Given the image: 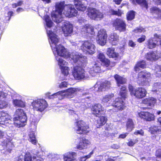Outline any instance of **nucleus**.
I'll return each mask as SVG.
<instances>
[{
    "mask_svg": "<svg viewBox=\"0 0 161 161\" xmlns=\"http://www.w3.org/2000/svg\"><path fill=\"white\" fill-rule=\"evenodd\" d=\"M77 92H82V96L78 101L80 107L83 108L84 109L89 107L91 101L92 99V95L89 94V92L87 91H84L80 87L71 88L66 90L58 92L52 95H50V93H48L47 94V96L50 99L58 98L59 99L61 100L65 96L69 98L72 97L75 93ZM77 105L79 106L78 105Z\"/></svg>",
    "mask_w": 161,
    "mask_h": 161,
    "instance_id": "obj_1",
    "label": "nucleus"
},
{
    "mask_svg": "<svg viewBox=\"0 0 161 161\" xmlns=\"http://www.w3.org/2000/svg\"><path fill=\"white\" fill-rule=\"evenodd\" d=\"M64 2L57 3L56 4V10L54 12L51 14V17L54 22L59 24V27H61L63 31L64 36H68L72 32L73 28L71 25L68 22L63 21L62 12L64 7Z\"/></svg>",
    "mask_w": 161,
    "mask_h": 161,
    "instance_id": "obj_2",
    "label": "nucleus"
},
{
    "mask_svg": "<svg viewBox=\"0 0 161 161\" xmlns=\"http://www.w3.org/2000/svg\"><path fill=\"white\" fill-rule=\"evenodd\" d=\"M72 56V59L78 65L74 67L72 71L73 76L77 80L85 78L86 72L84 68L87 63L86 57L78 52L73 53Z\"/></svg>",
    "mask_w": 161,
    "mask_h": 161,
    "instance_id": "obj_3",
    "label": "nucleus"
},
{
    "mask_svg": "<svg viewBox=\"0 0 161 161\" xmlns=\"http://www.w3.org/2000/svg\"><path fill=\"white\" fill-rule=\"evenodd\" d=\"M113 94H109L104 96L102 99V103L104 105H107L108 106L111 105L114 107V108L110 109V111L116 112L119 110H122L125 107L124 105L122 99L120 100L119 98L115 99L113 102L112 101V98L114 97Z\"/></svg>",
    "mask_w": 161,
    "mask_h": 161,
    "instance_id": "obj_4",
    "label": "nucleus"
},
{
    "mask_svg": "<svg viewBox=\"0 0 161 161\" xmlns=\"http://www.w3.org/2000/svg\"><path fill=\"white\" fill-rule=\"evenodd\" d=\"M44 17L46 24L45 28L48 37L49 42L51 48H52L58 45L57 44L59 41V37L54 33L50 30L53 25V22L49 16L45 15Z\"/></svg>",
    "mask_w": 161,
    "mask_h": 161,
    "instance_id": "obj_5",
    "label": "nucleus"
},
{
    "mask_svg": "<svg viewBox=\"0 0 161 161\" xmlns=\"http://www.w3.org/2000/svg\"><path fill=\"white\" fill-rule=\"evenodd\" d=\"M27 118L23 110L20 108L17 109L13 120L14 125L18 128L25 126L26 123Z\"/></svg>",
    "mask_w": 161,
    "mask_h": 161,
    "instance_id": "obj_6",
    "label": "nucleus"
},
{
    "mask_svg": "<svg viewBox=\"0 0 161 161\" xmlns=\"http://www.w3.org/2000/svg\"><path fill=\"white\" fill-rule=\"evenodd\" d=\"M52 49L55 56H60L66 58H69L72 59V53L74 52L70 53L62 45L59 44Z\"/></svg>",
    "mask_w": 161,
    "mask_h": 161,
    "instance_id": "obj_7",
    "label": "nucleus"
},
{
    "mask_svg": "<svg viewBox=\"0 0 161 161\" xmlns=\"http://www.w3.org/2000/svg\"><path fill=\"white\" fill-rule=\"evenodd\" d=\"M151 75L150 73L146 71L140 72L138 75V83L141 85H150L151 80Z\"/></svg>",
    "mask_w": 161,
    "mask_h": 161,
    "instance_id": "obj_8",
    "label": "nucleus"
},
{
    "mask_svg": "<svg viewBox=\"0 0 161 161\" xmlns=\"http://www.w3.org/2000/svg\"><path fill=\"white\" fill-rule=\"evenodd\" d=\"M31 106L34 111L42 112L47 108V104L45 100L38 99L33 100L31 103Z\"/></svg>",
    "mask_w": 161,
    "mask_h": 161,
    "instance_id": "obj_9",
    "label": "nucleus"
},
{
    "mask_svg": "<svg viewBox=\"0 0 161 161\" xmlns=\"http://www.w3.org/2000/svg\"><path fill=\"white\" fill-rule=\"evenodd\" d=\"M81 49L86 54L92 55L95 52L96 47L92 42L86 41L82 42Z\"/></svg>",
    "mask_w": 161,
    "mask_h": 161,
    "instance_id": "obj_10",
    "label": "nucleus"
},
{
    "mask_svg": "<svg viewBox=\"0 0 161 161\" xmlns=\"http://www.w3.org/2000/svg\"><path fill=\"white\" fill-rule=\"evenodd\" d=\"M74 129L76 132L79 134H86L89 132V126L83 120L76 121Z\"/></svg>",
    "mask_w": 161,
    "mask_h": 161,
    "instance_id": "obj_11",
    "label": "nucleus"
},
{
    "mask_svg": "<svg viewBox=\"0 0 161 161\" xmlns=\"http://www.w3.org/2000/svg\"><path fill=\"white\" fill-rule=\"evenodd\" d=\"M87 14L92 19L97 20H100L103 17V14L95 8H89L88 10Z\"/></svg>",
    "mask_w": 161,
    "mask_h": 161,
    "instance_id": "obj_12",
    "label": "nucleus"
},
{
    "mask_svg": "<svg viewBox=\"0 0 161 161\" xmlns=\"http://www.w3.org/2000/svg\"><path fill=\"white\" fill-rule=\"evenodd\" d=\"M107 35L105 30L101 29L98 31L96 40L97 43L101 46L104 45L106 42Z\"/></svg>",
    "mask_w": 161,
    "mask_h": 161,
    "instance_id": "obj_13",
    "label": "nucleus"
},
{
    "mask_svg": "<svg viewBox=\"0 0 161 161\" xmlns=\"http://www.w3.org/2000/svg\"><path fill=\"white\" fill-rule=\"evenodd\" d=\"M115 30L120 32H124L126 30V25L124 21L121 19H117L113 24Z\"/></svg>",
    "mask_w": 161,
    "mask_h": 161,
    "instance_id": "obj_14",
    "label": "nucleus"
},
{
    "mask_svg": "<svg viewBox=\"0 0 161 161\" xmlns=\"http://www.w3.org/2000/svg\"><path fill=\"white\" fill-rule=\"evenodd\" d=\"M67 11H65L63 14L65 16L71 17L77 15V11L74 8L73 5L69 4L67 6Z\"/></svg>",
    "mask_w": 161,
    "mask_h": 161,
    "instance_id": "obj_15",
    "label": "nucleus"
},
{
    "mask_svg": "<svg viewBox=\"0 0 161 161\" xmlns=\"http://www.w3.org/2000/svg\"><path fill=\"white\" fill-rule=\"evenodd\" d=\"M149 131L152 134L155 135L152 137L153 139L157 141L159 140L160 137L158 135L161 133V130L158 127L153 125H152L150 127Z\"/></svg>",
    "mask_w": 161,
    "mask_h": 161,
    "instance_id": "obj_16",
    "label": "nucleus"
},
{
    "mask_svg": "<svg viewBox=\"0 0 161 161\" xmlns=\"http://www.w3.org/2000/svg\"><path fill=\"white\" fill-rule=\"evenodd\" d=\"M74 3L78 10L82 11L86 10V5L87 4L86 0H74Z\"/></svg>",
    "mask_w": 161,
    "mask_h": 161,
    "instance_id": "obj_17",
    "label": "nucleus"
},
{
    "mask_svg": "<svg viewBox=\"0 0 161 161\" xmlns=\"http://www.w3.org/2000/svg\"><path fill=\"white\" fill-rule=\"evenodd\" d=\"M79 142L76 144V148L79 150H82L87 147V145L89 144V141L84 137H81L76 140Z\"/></svg>",
    "mask_w": 161,
    "mask_h": 161,
    "instance_id": "obj_18",
    "label": "nucleus"
},
{
    "mask_svg": "<svg viewBox=\"0 0 161 161\" xmlns=\"http://www.w3.org/2000/svg\"><path fill=\"white\" fill-rule=\"evenodd\" d=\"M92 114L98 116L103 113V108L100 103H96L92 106Z\"/></svg>",
    "mask_w": 161,
    "mask_h": 161,
    "instance_id": "obj_19",
    "label": "nucleus"
},
{
    "mask_svg": "<svg viewBox=\"0 0 161 161\" xmlns=\"http://www.w3.org/2000/svg\"><path fill=\"white\" fill-rule=\"evenodd\" d=\"M98 82H97L96 84L93 87L98 92H100L103 91H105L107 89H108L110 86V82L106 80L104 82L101 83L97 89H96L97 86Z\"/></svg>",
    "mask_w": 161,
    "mask_h": 161,
    "instance_id": "obj_20",
    "label": "nucleus"
},
{
    "mask_svg": "<svg viewBox=\"0 0 161 161\" xmlns=\"http://www.w3.org/2000/svg\"><path fill=\"white\" fill-rule=\"evenodd\" d=\"M97 58L101 62V64L103 66L108 67L110 64V62L108 59L105 58V57L103 53L99 51L98 52Z\"/></svg>",
    "mask_w": 161,
    "mask_h": 161,
    "instance_id": "obj_21",
    "label": "nucleus"
},
{
    "mask_svg": "<svg viewBox=\"0 0 161 161\" xmlns=\"http://www.w3.org/2000/svg\"><path fill=\"white\" fill-rule=\"evenodd\" d=\"M138 116L147 121H152L154 119V115L148 112H141L139 113Z\"/></svg>",
    "mask_w": 161,
    "mask_h": 161,
    "instance_id": "obj_22",
    "label": "nucleus"
},
{
    "mask_svg": "<svg viewBox=\"0 0 161 161\" xmlns=\"http://www.w3.org/2000/svg\"><path fill=\"white\" fill-rule=\"evenodd\" d=\"M92 65V66H90L89 72L92 76H94L100 72V68L99 64H93Z\"/></svg>",
    "mask_w": 161,
    "mask_h": 161,
    "instance_id": "obj_23",
    "label": "nucleus"
},
{
    "mask_svg": "<svg viewBox=\"0 0 161 161\" xmlns=\"http://www.w3.org/2000/svg\"><path fill=\"white\" fill-rule=\"evenodd\" d=\"M81 31L82 34H88V35L90 34L92 35L94 34L93 27L91 25L89 24H87L84 26V27L82 28Z\"/></svg>",
    "mask_w": 161,
    "mask_h": 161,
    "instance_id": "obj_24",
    "label": "nucleus"
},
{
    "mask_svg": "<svg viewBox=\"0 0 161 161\" xmlns=\"http://www.w3.org/2000/svg\"><path fill=\"white\" fill-rule=\"evenodd\" d=\"M146 93V90L144 88L139 87L135 89L133 96L137 98H142L145 96Z\"/></svg>",
    "mask_w": 161,
    "mask_h": 161,
    "instance_id": "obj_25",
    "label": "nucleus"
},
{
    "mask_svg": "<svg viewBox=\"0 0 161 161\" xmlns=\"http://www.w3.org/2000/svg\"><path fill=\"white\" fill-rule=\"evenodd\" d=\"M76 156L75 153L73 152H67L63 155L64 161H73L75 159Z\"/></svg>",
    "mask_w": 161,
    "mask_h": 161,
    "instance_id": "obj_26",
    "label": "nucleus"
},
{
    "mask_svg": "<svg viewBox=\"0 0 161 161\" xmlns=\"http://www.w3.org/2000/svg\"><path fill=\"white\" fill-rule=\"evenodd\" d=\"M2 145L3 146L4 149L6 150L9 153H11V151L14 147V145L10 142L5 141V140H3V141L2 142Z\"/></svg>",
    "mask_w": 161,
    "mask_h": 161,
    "instance_id": "obj_27",
    "label": "nucleus"
},
{
    "mask_svg": "<svg viewBox=\"0 0 161 161\" xmlns=\"http://www.w3.org/2000/svg\"><path fill=\"white\" fill-rule=\"evenodd\" d=\"M110 42L113 45L117 44L119 42V36L117 34L114 33H112L109 35L108 37Z\"/></svg>",
    "mask_w": 161,
    "mask_h": 161,
    "instance_id": "obj_28",
    "label": "nucleus"
},
{
    "mask_svg": "<svg viewBox=\"0 0 161 161\" xmlns=\"http://www.w3.org/2000/svg\"><path fill=\"white\" fill-rule=\"evenodd\" d=\"M158 42L155 38H152L148 40L146 44L149 49H152L156 47Z\"/></svg>",
    "mask_w": 161,
    "mask_h": 161,
    "instance_id": "obj_29",
    "label": "nucleus"
},
{
    "mask_svg": "<svg viewBox=\"0 0 161 161\" xmlns=\"http://www.w3.org/2000/svg\"><path fill=\"white\" fill-rule=\"evenodd\" d=\"M107 54L110 58H118L119 54L114 51V48H109L107 49Z\"/></svg>",
    "mask_w": 161,
    "mask_h": 161,
    "instance_id": "obj_30",
    "label": "nucleus"
},
{
    "mask_svg": "<svg viewBox=\"0 0 161 161\" xmlns=\"http://www.w3.org/2000/svg\"><path fill=\"white\" fill-rule=\"evenodd\" d=\"M142 102L143 104H146L150 107H152L156 103V99L153 97H151L148 99H145L142 101Z\"/></svg>",
    "mask_w": 161,
    "mask_h": 161,
    "instance_id": "obj_31",
    "label": "nucleus"
},
{
    "mask_svg": "<svg viewBox=\"0 0 161 161\" xmlns=\"http://www.w3.org/2000/svg\"><path fill=\"white\" fill-rule=\"evenodd\" d=\"M107 120L106 117L102 116L98 118L97 120L96 125L97 127L102 126L104 125Z\"/></svg>",
    "mask_w": 161,
    "mask_h": 161,
    "instance_id": "obj_32",
    "label": "nucleus"
},
{
    "mask_svg": "<svg viewBox=\"0 0 161 161\" xmlns=\"http://www.w3.org/2000/svg\"><path fill=\"white\" fill-rule=\"evenodd\" d=\"M145 57L147 60L150 61L155 60L158 58V56L154 52L147 53Z\"/></svg>",
    "mask_w": 161,
    "mask_h": 161,
    "instance_id": "obj_33",
    "label": "nucleus"
},
{
    "mask_svg": "<svg viewBox=\"0 0 161 161\" xmlns=\"http://www.w3.org/2000/svg\"><path fill=\"white\" fill-rule=\"evenodd\" d=\"M0 113V115H1V118H2V120L4 121V122H5V121H7V123H10L11 124V117L8 114L5 113V112L2 111Z\"/></svg>",
    "mask_w": 161,
    "mask_h": 161,
    "instance_id": "obj_34",
    "label": "nucleus"
},
{
    "mask_svg": "<svg viewBox=\"0 0 161 161\" xmlns=\"http://www.w3.org/2000/svg\"><path fill=\"white\" fill-rule=\"evenodd\" d=\"M114 78L118 86H119L121 84H124L126 82V80L125 78L118 75H114Z\"/></svg>",
    "mask_w": 161,
    "mask_h": 161,
    "instance_id": "obj_35",
    "label": "nucleus"
},
{
    "mask_svg": "<svg viewBox=\"0 0 161 161\" xmlns=\"http://www.w3.org/2000/svg\"><path fill=\"white\" fill-rule=\"evenodd\" d=\"M150 12L153 15H157L158 18L161 19V10L158 8L156 7H152L150 9Z\"/></svg>",
    "mask_w": 161,
    "mask_h": 161,
    "instance_id": "obj_36",
    "label": "nucleus"
},
{
    "mask_svg": "<svg viewBox=\"0 0 161 161\" xmlns=\"http://www.w3.org/2000/svg\"><path fill=\"white\" fill-rule=\"evenodd\" d=\"M62 56H56L55 58L58 61V64L60 68L66 65L67 63L62 58Z\"/></svg>",
    "mask_w": 161,
    "mask_h": 161,
    "instance_id": "obj_37",
    "label": "nucleus"
},
{
    "mask_svg": "<svg viewBox=\"0 0 161 161\" xmlns=\"http://www.w3.org/2000/svg\"><path fill=\"white\" fill-rule=\"evenodd\" d=\"M146 66V63L144 60H142L139 61L136 64L135 67V71H138L139 70V68H144Z\"/></svg>",
    "mask_w": 161,
    "mask_h": 161,
    "instance_id": "obj_38",
    "label": "nucleus"
},
{
    "mask_svg": "<svg viewBox=\"0 0 161 161\" xmlns=\"http://www.w3.org/2000/svg\"><path fill=\"white\" fill-rule=\"evenodd\" d=\"M13 103L15 106L23 108L25 106L24 102L21 101V99H14Z\"/></svg>",
    "mask_w": 161,
    "mask_h": 161,
    "instance_id": "obj_39",
    "label": "nucleus"
},
{
    "mask_svg": "<svg viewBox=\"0 0 161 161\" xmlns=\"http://www.w3.org/2000/svg\"><path fill=\"white\" fill-rule=\"evenodd\" d=\"M29 138L28 140L31 142V143L35 144L36 143V138L35 132L34 131H31L30 132L29 135Z\"/></svg>",
    "mask_w": 161,
    "mask_h": 161,
    "instance_id": "obj_40",
    "label": "nucleus"
},
{
    "mask_svg": "<svg viewBox=\"0 0 161 161\" xmlns=\"http://www.w3.org/2000/svg\"><path fill=\"white\" fill-rule=\"evenodd\" d=\"M126 88L125 86H122L121 88L120 91V96L121 98H119V100L120 99H122L123 102V100L126 98Z\"/></svg>",
    "mask_w": 161,
    "mask_h": 161,
    "instance_id": "obj_41",
    "label": "nucleus"
},
{
    "mask_svg": "<svg viewBox=\"0 0 161 161\" xmlns=\"http://www.w3.org/2000/svg\"><path fill=\"white\" fill-rule=\"evenodd\" d=\"M133 121L132 119H128L126 123L127 130L129 131H131L134 127Z\"/></svg>",
    "mask_w": 161,
    "mask_h": 161,
    "instance_id": "obj_42",
    "label": "nucleus"
},
{
    "mask_svg": "<svg viewBox=\"0 0 161 161\" xmlns=\"http://www.w3.org/2000/svg\"><path fill=\"white\" fill-rule=\"evenodd\" d=\"M40 152L37 151L34 153V154L36 156H33V158L34 161H43V159L42 158H40V156L41 155L39 154Z\"/></svg>",
    "mask_w": 161,
    "mask_h": 161,
    "instance_id": "obj_43",
    "label": "nucleus"
},
{
    "mask_svg": "<svg viewBox=\"0 0 161 161\" xmlns=\"http://www.w3.org/2000/svg\"><path fill=\"white\" fill-rule=\"evenodd\" d=\"M135 16V12L133 11H130L128 12L127 14V19L128 20H131L134 19Z\"/></svg>",
    "mask_w": 161,
    "mask_h": 161,
    "instance_id": "obj_44",
    "label": "nucleus"
},
{
    "mask_svg": "<svg viewBox=\"0 0 161 161\" xmlns=\"http://www.w3.org/2000/svg\"><path fill=\"white\" fill-rule=\"evenodd\" d=\"M62 73L64 75L66 76L69 74V68L66 66H64L60 68Z\"/></svg>",
    "mask_w": 161,
    "mask_h": 161,
    "instance_id": "obj_45",
    "label": "nucleus"
},
{
    "mask_svg": "<svg viewBox=\"0 0 161 161\" xmlns=\"http://www.w3.org/2000/svg\"><path fill=\"white\" fill-rule=\"evenodd\" d=\"M137 3L143 6L145 8L147 9L148 5L146 0H136Z\"/></svg>",
    "mask_w": 161,
    "mask_h": 161,
    "instance_id": "obj_46",
    "label": "nucleus"
},
{
    "mask_svg": "<svg viewBox=\"0 0 161 161\" xmlns=\"http://www.w3.org/2000/svg\"><path fill=\"white\" fill-rule=\"evenodd\" d=\"M38 121L37 119H34L31 122V127L33 130H36V129Z\"/></svg>",
    "mask_w": 161,
    "mask_h": 161,
    "instance_id": "obj_47",
    "label": "nucleus"
},
{
    "mask_svg": "<svg viewBox=\"0 0 161 161\" xmlns=\"http://www.w3.org/2000/svg\"><path fill=\"white\" fill-rule=\"evenodd\" d=\"M110 13L113 15H116L120 16L122 14V12L119 9L118 11H115L113 9H111L110 11Z\"/></svg>",
    "mask_w": 161,
    "mask_h": 161,
    "instance_id": "obj_48",
    "label": "nucleus"
},
{
    "mask_svg": "<svg viewBox=\"0 0 161 161\" xmlns=\"http://www.w3.org/2000/svg\"><path fill=\"white\" fill-rule=\"evenodd\" d=\"M153 91L156 92L157 90L161 88V85L160 83L157 82L155 83L153 85Z\"/></svg>",
    "mask_w": 161,
    "mask_h": 161,
    "instance_id": "obj_49",
    "label": "nucleus"
},
{
    "mask_svg": "<svg viewBox=\"0 0 161 161\" xmlns=\"http://www.w3.org/2000/svg\"><path fill=\"white\" fill-rule=\"evenodd\" d=\"M2 93L1 92H0V109H2L5 107L7 104V103L5 102V101L4 100H1V95L2 94Z\"/></svg>",
    "mask_w": 161,
    "mask_h": 161,
    "instance_id": "obj_50",
    "label": "nucleus"
},
{
    "mask_svg": "<svg viewBox=\"0 0 161 161\" xmlns=\"http://www.w3.org/2000/svg\"><path fill=\"white\" fill-rule=\"evenodd\" d=\"M155 72L156 73V75L157 77H161V69L160 66H157L156 67Z\"/></svg>",
    "mask_w": 161,
    "mask_h": 161,
    "instance_id": "obj_51",
    "label": "nucleus"
},
{
    "mask_svg": "<svg viewBox=\"0 0 161 161\" xmlns=\"http://www.w3.org/2000/svg\"><path fill=\"white\" fill-rule=\"evenodd\" d=\"M93 153V151H92L88 155L81 157L79 161H85L86 159L89 158Z\"/></svg>",
    "mask_w": 161,
    "mask_h": 161,
    "instance_id": "obj_52",
    "label": "nucleus"
},
{
    "mask_svg": "<svg viewBox=\"0 0 161 161\" xmlns=\"http://www.w3.org/2000/svg\"><path fill=\"white\" fill-rule=\"evenodd\" d=\"M69 112H68L71 115H73L75 117V119H78L79 117L77 114L76 113L77 112H75L74 110L71 109H69Z\"/></svg>",
    "mask_w": 161,
    "mask_h": 161,
    "instance_id": "obj_53",
    "label": "nucleus"
},
{
    "mask_svg": "<svg viewBox=\"0 0 161 161\" xmlns=\"http://www.w3.org/2000/svg\"><path fill=\"white\" fill-rule=\"evenodd\" d=\"M31 156L30 153H26L25 156L24 161H31Z\"/></svg>",
    "mask_w": 161,
    "mask_h": 161,
    "instance_id": "obj_54",
    "label": "nucleus"
},
{
    "mask_svg": "<svg viewBox=\"0 0 161 161\" xmlns=\"http://www.w3.org/2000/svg\"><path fill=\"white\" fill-rule=\"evenodd\" d=\"M68 84L67 82L64 81L60 83L59 85V87L61 88L67 87Z\"/></svg>",
    "mask_w": 161,
    "mask_h": 161,
    "instance_id": "obj_55",
    "label": "nucleus"
},
{
    "mask_svg": "<svg viewBox=\"0 0 161 161\" xmlns=\"http://www.w3.org/2000/svg\"><path fill=\"white\" fill-rule=\"evenodd\" d=\"M129 89L131 95L132 96L134 95V93L135 92V90L134 89L133 86L130 85L129 86Z\"/></svg>",
    "mask_w": 161,
    "mask_h": 161,
    "instance_id": "obj_56",
    "label": "nucleus"
},
{
    "mask_svg": "<svg viewBox=\"0 0 161 161\" xmlns=\"http://www.w3.org/2000/svg\"><path fill=\"white\" fill-rule=\"evenodd\" d=\"M138 141L137 140H136L134 141H132V140H130L129 141V142L128 143V145L129 146H133Z\"/></svg>",
    "mask_w": 161,
    "mask_h": 161,
    "instance_id": "obj_57",
    "label": "nucleus"
},
{
    "mask_svg": "<svg viewBox=\"0 0 161 161\" xmlns=\"http://www.w3.org/2000/svg\"><path fill=\"white\" fill-rule=\"evenodd\" d=\"M134 134L135 135H140L142 136L144 135V131L141 129L139 130H137L134 133Z\"/></svg>",
    "mask_w": 161,
    "mask_h": 161,
    "instance_id": "obj_58",
    "label": "nucleus"
},
{
    "mask_svg": "<svg viewBox=\"0 0 161 161\" xmlns=\"http://www.w3.org/2000/svg\"><path fill=\"white\" fill-rule=\"evenodd\" d=\"M144 29L142 27L137 28L134 30V32L136 33L141 32L143 31Z\"/></svg>",
    "mask_w": 161,
    "mask_h": 161,
    "instance_id": "obj_59",
    "label": "nucleus"
},
{
    "mask_svg": "<svg viewBox=\"0 0 161 161\" xmlns=\"http://www.w3.org/2000/svg\"><path fill=\"white\" fill-rule=\"evenodd\" d=\"M146 39V36L144 35L142 36L141 37L137 39V41L140 43H141L144 41Z\"/></svg>",
    "mask_w": 161,
    "mask_h": 161,
    "instance_id": "obj_60",
    "label": "nucleus"
},
{
    "mask_svg": "<svg viewBox=\"0 0 161 161\" xmlns=\"http://www.w3.org/2000/svg\"><path fill=\"white\" fill-rule=\"evenodd\" d=\"M5 134L6 133L5 132L0 130V140H1V141L2 142H3L2 139L4 137H3L5 136Z\"/></svg>",
    "mask_w": 161,
    "mask_h": 161,
    "instance_id": "obj_61",
    "label": "nucleus"
},
{
    "mask_svg": "<svg viewBox=\"0 0 161 161\" xmlns=\"http://www.w3.org/2000/svg\"><path fill=\"white\" fill-rule=\"evenodd\" d=\"M14 14L13 12L12 11H9L8 12V20H9L10 19L11 17L13 15V14Z\"/></svg>",
    "mask_w": 161,
    "mask_h": 161,
    "instance_id": "obj_62",
    "label": "nucleus"
},
{
    "mask_svg": "<svg viewBox=\"0 0 161 161\" xmlns=\"http://www.w3.org/2000/svg\"><path fill=\"white\" fill-rule=\"evenodd\" d=\"M156 155L157 157L161 158V149H159L156 151Z\"/></svg>",
    "mask_w": 161,
    "mask_h": 161,
    "instance_id": "obj_63",
    "label": "nucleus"
},
{
    "mask_svg": "<svg viewBox=\"0 0 161 161\" xmlns=\"http://www.w3.org/2000/svg\"><path fill=\"white\" fill-rule=\"evenodd\" d=\"M129 45L132 47H134L136 46V44L133 41L130 40L129 41Z\"/></svg>",
    "mask_w": 161,
    "mask_h": 161,
    "instance_id": "obj_64",
    "label": "nucleus"
}]
</instances>
